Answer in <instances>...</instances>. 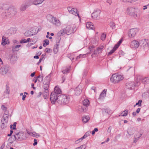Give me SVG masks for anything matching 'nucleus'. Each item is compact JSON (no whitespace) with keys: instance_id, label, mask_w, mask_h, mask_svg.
Returning <instances> with one entry per match:
<instances>
[{"instance_id":"obj_3","label":"nucleus","mask_w":149,"mask_h":149,"mask_svg":"<svg viewBox=\"0 0 149 149\" xmlns=\"http://www.w3.org/2000/svg\"><path fill=\"white\" fill-rule=\"evenodd\" d=\"M70 100V97L68 95H61L58 97L57 103L60 104H66L69 102Z\"/></svg>"},{"instance_id":"obj_63","label":"nucleus","mask_w":149,"mask_h":149,"mask_svg":"<svg viewBox=\"0 0 149 149\" xmlns=\"http://www.w3.org/2000/svg\"><path fill=\"white\" fill-rule=\"evenodd\" d=\"M26 97V96L25 95H23L22 100H25V97Z\"/></svg>"},{"instance_id":"obj_58","label":"nucleus","mask_w":149,"mask_h":149,"mask_svg":"<svg viewBox=\"0 0 149 149\" xmlns=\"http://www.w3.org/2000/svg\"><path fill=\"white\" fill-rule=\"evenodd\" d=\"M4 6V4L3 3H0V9H3V7Z\"/></svg>"},{"instance_id":"obj_21","label":"nucleus","mask_w":149,"mask_h":149,"mask_svg":"<svg viewBox=\"0 0 149 149\" xmlns=\"http://www.w3.org/2000/svg\"><path fill=\"white\" fill-rule=\"evenodd\" d=\"M86 26L88 29H90L93 30L94 29V26L92 23L88 22L86 23Z\"/></svg>"},{"instance_id":"obj_47","label":"nucleus","mask_w":149,"mask_h":149,"mask_svg":"<svg viewBox=\"0 0 149 149\" xmlns=\"http://www.w3.org/2000/svg\"><path fill=\"white\" fill-rule=\"evenodd\" d=\"M1 109L3 111H4L5 112H6L7 111V108L6 107H5V106L3 105H2L1 106Z\"/></svg>"},{"instance_id":"obj_41","label":"nucleus","mask_w":149,"mask_h":149,"mask_svg":"<svg viewBox=\"0 0 149 149\" xmlns=\"http://www.w3.org/2000/svg\"><path fill=\"white\" fill-rule=\"evenodd\" d=\"M142 100H139L138 102H137L136 104L134 105V107H135L136 106V105H138V107H140L141 105V103L142 102Z\"/></svg>"},{"instance_id":"obj_30","label":"nucleus","mask_w":149,"mask_h":149,"mask_svg":"<svg viewBox=\"0 0 149 149\" xmlns=\"http://www.w3.org/2000/svg\"><path fill=\"white\" fill-rule=\"evenodd\" d=\"M49 90H45L42 93L43 97L45 99H46L49 94Z\"/></svg>"},{"instance_id":"obj_24","label":"nucleus","mask_w":149,"mask_h":149,"mask_svg":"<svg viewBox=\"0 0 149 149\" xmlns=\"http://www.w3.org/2000/svg\"><path fill=\"white\" fill-rule=\"evenodd\" d=\"M142 134H139L138 133L136 134L134 136V139L133 141L134 143H136L137 141L139 139L140 137L141 136Z\"/></svg>"},{"instance_id":"obj_27","label":"nucleus","mask_w":149,"mask_h":149,"mask_svg":"<svg viewBox=\"0 0 149 149\" xmlns=\"http://www.w3.org/2000/svg\"><path fill=\"white\" fill-rule=\"evenodd\" d=\"M89 118H90L88 116H85L82 117V121L84 123H86L88 122Z\"/></svg>"},{"instance_id":"obj_49","label":"nucleus","mask_w":149,"mask_h":149,"mask_svg":"<svg viewBox=\"0 0 149 149\" xmlns=\"http://www.w3.org/2000/svg\"><path fill=\"white\" fill-rule=\"evenodd\" d=\"M86 54H80L79 56L77 57V58H83V56H86Z\"/></svg>"},{"instance_id":"obj_59","label":"nucleus","mask_w":149,"mask_h":149,"mask_svg":"<svg viewBox=\"0 0 149 149\" xmlns=\"http://www.w3.org/2000/svg\"><path fill=\"white\" fill-rule=\"evenodd\" d=\"M90 132H87L85 134V135L87 137L89 136L90 135Z\"/></svg>"},{"instance_id":"obj_57","label":"nucleus","mask_w":149,"mask_h":149,"mask_svg":"<svg viewBox=\"0 0 149 149\" xmlns=\"http://www.w3.org/2000/svg\"><path fill=\"white\" fill-rule=\"evenodd\" d=\"M111 127H109L108 128V130H107V132H108L110 133L111 132Z\"/></svg>"},{"instance_id":"obj_51","label":"nucleus","mask_w":149,"mask_h":149,"mask_svg":"<svg viewBox=\"0 0 149 149\" xmlns=\"http://www.w3.org/2000/svg\"><path fill=\"white\" fill-rule=\"evenodd\" d=\"M20 43H26V40L25 39H23L20 40Z\"/></svg>"},{"instance_id":"obj_15","label":"nucleus","mask_w":149,"mask_h":149,"mask_svg":"<svg viewBox=\"0 0 149 149\" xmlns=\"http://www.w3.org/2000/svg\"><path fill=\"white\" fill-rule=\"evenodd\" d=\"M137 81L136 85H139L140 84V81H141L143 83H146V77L143 78V77H137Z\"/></svg>"},{"instance_id":"obj_42","label":"nucleus","mask_w":149,"mask_h":149,"mask_svg":"<svg viewBox=\"0 0 149 149\" xmlns=\"http://www.w3.org/2000/svg\"><path fill=\"white\" fill-rule=\"evenodd\" d=\"M94 46H90L89 47L88 49L90 50V52L91 53L93 52L95 50Z\"/></svg>"},{"instance_id":"obj_55","label":"nucleus","mask_w":149,"mask_h":149,"mask_svg":"<svg viewBox=\"0 0 149 149\" xmlns=\"http://www.w3.org/2000/svg\"><path fill=\"white\" fill-rule=\"evenodd\" d=\"M51 50V49H50L49 48H47L45 49V51L46 52H49V51Z\"/></svg>"},{"instance_id":"obj_53","label":"nucleus","mask_w":149,"mask_h":149,"mask_svg":"<svg viewBox=\"0 0 149 149\" xmlns=\"http://www.w3.org/2000/svg\"><path fill=\"white\" fill-rule=\"evenodd\" d=\"M83 140V139H81V137L80 138V139H79L78 140H76V143H77L79 142H81V141Z\"/></svg>"},{"instance_id":"obj_8","label":"nucleus","mask_w":149,"mask_h":149,"mask_svg":"<svg viewBox=\"0 0 149 149\" xmlns=\"http://www.w3.org/2000/svg\"><path fill=\"white\" fill-rule=\"evenodd\" d=\"M59 95L55 94L54 93L52 92L51 93L50 97V99L51 103L53 104H54L55 102H57L58 97Z\"/></svg>"},{"instance_id":"obj_33","label":"nucleus","mask_w":149,"mask_h":149,"mask_svg":"<svg viewBox=\"0 0 149 149\" xmlns=\"http://www.w3.org/2000/svg\"><path fill=\"white\" fill-rule=\"evenodd\" d=\"M128 110H125L123 111L119 115V116H126L128 114Z\"/></svg>"},{"instance_id":"obj_61","label":"nucleus","mask_w":149,"mask_h":149,"mask_svg":"<svg viewBox=\"0 0 149 149\" xmlns=\"http://www.w3.org/2000/svg\"><path fill=\"white\" fill-rule=\"evenodd\" d=\"M43 58V57L42 58H40V59H39V61L37 63V64L38 65H39V64H40V62H41L42 60V58Z\"/></svg>"},{"instance_id":"obj_60","label":"nucleus","mask_w":149,"mask_h":149,"mask_svg":"<svg viewBox=\"0 0 149 149\" xmlns=\"http://www.w3.org/2000/svg\"><path fill=\"white\" fill-rule=\"evenodd\" d=\"M20 46H21V45H17L15 46V47H14L13 48H14V49H15L17 48H18Z\"/></svg>"},{"instance_id":"obj_6","label":"nucleus","mask_w":149,"mask_h":149,"mask_svg":"<svg viewBox=\"0 0 149 149\" xmlns=\"http://www.w3.org/2000/svg\"><path fill=\"white\" fill-rule=\"evenodd\" d=\"M51 18L49 22L55 26L59 27L61 25V22L58 18L51 16Z\"/></svg>"},{"instance_id":"obj_35","label":"nucleus","mask_w":149,"mask_h":149,"mask_svg":"<svg viewBox=\"0 0 149 149\" xmlns=\"http://www.w3.org/2000/svg\"><path fill=\"white\" fill-rule=\"evenodd\" d=\"M49 84L46 83L45 82H44L43 84V87L45 90H49Z\"/></svg>"},{"instance_id":"obj_26","label":"nucleus","mask_w":149,"mask_h":149,"mask_svg":"<svg viewBox=\"0 0 149 149\" xmlns=\"http://www.w3.org/2000/svg\"><path fill=\"white\" fill-rule=\"evenodd\" d=\"M51 75L50 74H49L45 77L44 80V82H45L46 83H48V84H49L50 81L51 80Z\"/></svg>"},{"instance_id":"obj_4","label":"nucleus","mask_w":149,"mask_h":149,"mask_svg":"<svg viewBox=\"0 0 149 149\" xmlns=\"http://www.w3.org/2000/svg\"><path fill=\"white\" fill-rule=\"evenodd\" d=\"M123 79V75L116 73L111 76L110 80L113 83L116 84L122 80Z\"/></svg>"},{"instance_id":"obj_40","label":"nucleus","mask_w":149,"mask_h":149,"mask_svg":"<svg viewBox=\"0 0 149 149\" xmlns=\"http://www.w3.org/2000/svg\"><path fill=\"white\" fill-rule=\"evenodd\" d=\"M99 48H98L97 49L94 50V51H93L94 52L93 54L91 55V56L92 58L94 57V55H97V54H98V51L99 50Z\"/></svg>"},{"instance_id":"obj_44","label":"nucleus","mask_w":149,"mask_h":149,"mask_svg":"<svg viewBox=\"0 0 149 149\" xmlns=\"http://www.w3.org/2000/svg\"><path fill=\"white\" fill-rule=\"evenodd\" d=\"M106 34H105L104 33H103L102 35L101 39L102 40H104L105 39V38L106 37Z\"/></svg>"},{"instance_id":"obj_5","label":"nucleus","mask_w":149,"mask_h":149,"mask_svg":"<svg viewBox=\"0 0 149 149\" xmlns=\"http://www.w3.org/2000/svg\"><path fill=\"white\" fill-rule=\"evenodd\" d=\"M8 121V116L6 114H4L1 121V127L2 129H4L7 126Z\"/></svg>"},{"instance_id":"obj_10","label":"nucleus","mask_w":149,"mask_h":149,"mask_svg":"<svg viewBox=\"0 0 149 149\" xmlns=\"http://www.w3.org/2000/svg\"><path fill=\"white\" fill-rule=\"evenodd\" d=\"M138 31V29L137 28L130 29L128 33L129 37L130 38L134 37L136 35Z\"/></svg>"},{"instance_id":"obj_16","label":"nucleus","mask_w":149,"mask_h":149,"mask_svg":"<svg viewBox=\"0 0 149 149\" xmlns=\"http://www.w3.org/2000/svg\"><path fill=\"white\" fill-rule=\"evenodd\" d=\"M82 91V88L81 86L78 85L74 90L75 94L77 95H79L81 93Z\"/></svg>"},{"instance_id":"obj_25","label":"nucleus","mask_w":149,"mask_h":149,"mask_svg":"<svg viewBox=\"0 0 149 149\" xmlns=\"http://www.w3.org/2000/svg\"><path fill=\"white\" fill-rule=\"evenodd\" d=\"M35 34L33 33V32L30 30H28L26 31L24 33V35L26 37L30 36H33Z\"/></svg>"},{"instance_id":"obj_29","label":"nucleus","mask_w":149,"mask_h":149,"mask_svg":"<svg viewBox=\"0 0 149 149\" xmlns=\"http://www.w3.org/2000/svg\"><path fill=\"white\" fill-rule=\"evenodd\" d=\"M65 33V32L64 30L63 29L61 30L60 31H59L57 33V37H60L63 35Z\"/></svg>"},{"instance_id":"obj_22","label":"nucleus","mask_w":149,"mask_h":149,"mask_svg":"<svg viewBox=\"0 0 149 149\" xmlns=\"http://www.w3.org/2000/svg\"><path fill=\"white\" fill-rule=\"evenodd\" d=\"M18 59L17 57L15 55H12L10 58V61L12 63H14Z\"/></svg>"},{"instance_id":"obj_1","label":"nucleus","mask_w":149,"mask_h":149,"mask_svg":"<svg viewBox=\"0 0 149 149\" xmlns=\"http://www.w3.org/2000/svg\"><path fill=\"white\" fill-rule=\"evenodd\" d=\"M141 43L144 48H148L149 46V42H147L146 39H145L141 40L140 43L136 40L132 41L130 43V47L132 48H137L139 46L140 44Z\"/></svg>"},{"instance_id":"obj_14","label":"nucleus","mask_w":149,"mask_h":149,"mask_svg":"<svg viewBox=\"0 0 149 149\" xmlns=\"http://www.w3.org/2000/svg\"><path fill=\"white\" fill-rule=\"evenodd\" d=\"M68 10L69 12L71 14H72L75 16H78L79 17V14L77 13V9L75 8H72L70 7L68 8Z\"/></svg>"},{"instance_id":"obj_48","label":"nucleus","mask_w":149,"mask_h":149,"mask_svg":"<svg viewBox=\"0 0 149 149\" xmlns=\"http://www.w3.org/2000/svg\"><path fill=\"white\" fill-rule=\"evenodd\" d=\"M69 70L68 69H66L65 70H64L62 71L63 73L64 74H66L69 72Z\"/></svg>"},{"instance_id":"obj_13","label":"nucleus","mask_w":149,"mask_h":149,"mask_svg":"<svg viewBox=\"0 0 149 149\" xmlns=\"http://www.w3.org/2000/svg\"><path fill=\"white\" fill-rule=\"evenodd\" d=\"M136 85L133 81H129L126 84V86L127 88L129 89H133Z\"/></svg>"},{"instance_id":"obj_43","label":"nucleus","mask_w":149,"mask_h":149,"mask_svg":"<svg viewBox=\"0 0 149 149\" xmlns=\"http://www.w3.org/2000/svg\"><path fill=\"white\" fill-rule=\"evenodd\" d=\"M122 41V39H121L118 42V43L116 44L115 46L116 47V48H118L120 45Z\"/></svg>"},{"instance_id":"obj_9","label":"nucleus","mask_w":149,"mask_h":149,"mask_svg":"<svg viewBox=\"0 0 149 149\" xmlns=\"http://www.w3.org/2000/svg\"><path fill=\"white\" fill-rule=\"evenodd\" d=\"M100 13L101 11L99 9L95 10L92 14L91 16L95 19H98L100 18Z\"/></svg>"},{"instance_id":"obj_31","label":"nucleus","mask_w":149,"mask_h":149,"mask_svg":"<svg viewBox=\"0 0 149 149\" xmlns=\"http://www.w3.org/2000/svg\"><path fill=\"white\" fill-rule=\"evenodd\" d=\"M44 0H34L33 1V4L35 5L41 4L44 1Z\"/></svg>"},{"instance_id":"obj_7","label":"nucleus","mask_w":149,"mask_h":149,"mask_svg":"<svg viewBox=\"0 0 149 149\" xmlns=\"http://www.w3.org/2000/svg\"><path fill=\"white\" fill-rule=\"evenodd\" d=\"M14 137L16 140L19 141L22 140L25 137L24 134L21 132L16 133L14 135Z\"/></svg>"},{"instance_id":"obj_64","label":"nucleus","mask_w":149,"mask_h":149,"mask_svg":"<svg viewBox=\"0 0 149 149\" xmlns=\"http://www.w3.org/2000/svg\"><path fill=\"white\" fill-rule=\"evenodd\" d=\"M146 83H149V77H146Z\"/></svg>"},{"instance_id":"obj_11","label":"nucleus","mask_w":149,"mask_h":149,"mask_svg":"<svg viewBox=\"0 0 149 149\" xmlns=\"http://www.w3.org/2000/svg\"><path fill=\"white\" fill-rule=\"evenodd\" d=\"M9 66L8 65H3L1 68V74L2 75L6 74L9 70Z\"/></svg>"},{"instance_id":"obj_32","label":"nucleus","mask_w":149,"mask_h":149,"mask_svg":"<svg viewBox=\"0 0 149 149\" xmlns=\"http://www.w3.org/2000/svg\"><path fill=\"white\" fill-rule=\"evenodd\" d=\"M83 104L84 106L86 107H87L89 105V101L87 99H85L83 101Z\"/></svg>"},{"instance_id":"obj_18","label":"nucleus","mask_w":149,"mask_h":149,"mask_svg":"<svg viewBox=\"0 0 149 149\" xmlns=\"http://www.w3.org/2000/svg\"><path fill=\"white\" fill-rule=\"evenodd\" d=\"M66 33H71L73 31V28L71 26L68 25L65 29H64Z\"/></svg>"},{"instance_id":"obj_19","label":"nucleus","mask_w":149,"mask_h":149,"mask_svg":"<svg viewBox=\"0 0 149 149\" xmlns=\"http://www.w3.org/2000/svg\"><path fill=\"white\" fill-rule=\"evenodd\" d=\"M52 92L54 93L55 94L59 95L61 93V91L60 88L57 86H56L54 88V90Z\"/></svg>"},{"instance_id":"obj_39","label":"nucleus","mask_w":149,"mask_h":149,"mask_svg":"<svg viewBox=\"0 0 149 149\" xmlns=\"http://www.w3.org/2000/svg\"><path fill=\"white\" fill-rule=\"evenodd\" d=\"M44 43L43 44V46L45 47L47 45H48L49 44V41L48 39H45L44 40Z\"/></svg>"},{"instance_id":"obj_17","label":"nucleus","mask_w":149,"mask_h":149,"mask_svg":"<svg viewBox=\"0 0 149 149\" xmlns=\"http://www.w3.org/2000/svg\"><path fill=\"white\" fill-rule=\"evenodd\" d=\"M9 39L6 38V37L3 36L2 38L1 42V45H6L9 44Z\"/></svg>"},{"instance_id":"obj_62","label":"nucleus","mask_w":149,"mask_h":149,"mask_svg":"<svg viewBox=\"0 0 149 149\" xmlns=\"http://www.w3.org/2000/svg\"><path fill=\"white\" fill-rule=\"evenodd\" d=\"M84 146H85V145H82L81 146H80V147H78L79 148V149H82V148H83Z\"/></svg>"},{"instance_id":"obj_50","label":"nucleus","mask_w":149,"mask_h":149,"mask_svg":"<svg viewBox=\"0 0 149 149\" xmlns=\"http://www.w3.org/2000/svg\"><path fill=\"white\" fill-rule=\"evenodd\" d=\"M16 124H17L16 122H14V123L13 124V130H15L16 129Z\"/></svg>"},{"instance_id":"obj_37","label":"nucleus","mask_w":149,"mask_h":149,"mask_svg":"<svg viewBox=\"0 0 149 149\" xmlns=\"http://www.w3.org/2000/svg\"><path fill=\"white\" fill-rule=\"evenodd\" d=\"M6 90L5 91V93L6 94H9L10 93V87L7 85L6 84Z\"/></svg>"},{"instance_id":"obj_54","label":"nucleus","mask_w":149,"mask_h":149,"mask_svg":"<svg viewBox=\"0 0 149 149\" xmlns=\"http://www.w3.org/2000/svg\"><path fill=\"white\" fill-rule=\"evenodd\" d=\"M37 79L41 78V81H42L43 78V77L42 76L39 75L37 77Z\"/></svg>"},{"instance_id":"obj_36","label":"nucleus","mask_w":149,"mask_h":149,"mask_svg":"<svg viewBox=\"0 0 149 149\" xmlns=\"http://www.w3.org/2000/svg\"><path fill=\"white\" fill-rule=\"evenodd\" d=\"M78 110L79 113H82L85 111L86 108H84L81 106H79L78 107Z\"/></svg>"},{"instance_id":"obj_23","label":"nucleus","mask_w":149,"mask_h":149,"mask_svg":"<svg viewBox=\"0 0 149 149\" xmlns=\"http://www.w3.org/2000/svg\"><path fill=\"white\" fill-rule=\"evenodd\" d=\"M135 129L134 128L130 127L129 128L127 131V133L129 135H131L134 133Z\"/></svg>"},{"instance_id":"obj_12","label":"nucleus","mask_w":149,"mask_h":149,"mask_svg":"<svg viewBox=\"0 0 149 149\" xmlns=\"http://www.w3.org/2000/svg\"><path fill=\"white\" fill-rule=\"evenodd\" d=\"M8 14L11 16L14 15L17 13L16 9L13 7L9 8L7 10Z\"/></svg>"},{"instance_id":"obj_34","label":"nucleus","mask_w":149,"mask_h":149,"mask_svg":"<svg viewBox=\"0 0 149 149\" xmlns=\"http://www.w3.org/2000/svg\"><path fill=\"white\" fill-rule=\"evenodd\" d=\"M27 8V5L26 4H22L21 5L20 9L21 11H24Z\"/></svg>"},{"instance_id":"obj_56","label":"nucleus","mask_w":149,"mask_h":149,"mask_svg":"<svg viewBox=\"0 0 149 149\" xmlns=\"http://www.w3.org/2000/svg\"><path fill=\"white\" fill-rule=\"evenodd\" d=\"M141 108H138L136 111V112L137 113H139L140 111Z\"/></svg>"},{"instance_id":"obj_20","label":"nucleus","mask_w":149,"mask_h":149,"mask_svg":"<svg viewBox=\"0 0 149 149\" xmlns=\"http://www.w3.org/2000/svg\"><path fill=\"white\" fill-rule=\"evenodd\" d=\"M60 40H59L58 42L56 43V45H54V49L53 51L55 54H56L58 51L59 48V45Z\"/></svg>"},{"instance_id":"obj_38","label":"nucleus","mask_w":149,"mask_h":149,"mask_svg":"<svg viewBox=\"0 0 149 149\" xmlns=\"http://www.w3.org/2000/svg\"><path fill=\"white\" fill-rule=\"evenodd\" d=\"M118 48H116V47L114 46L113 49L111 50L109 52L108 55H110L111 54L114 52Z\"/></svg>"},{"instance_id":"obj_2","label":"nucleus","mask_w":149,"mask_h":149,"mask_svg":"<svg viewBox=\"0 0 149 149\" xmlns=\"http://www.w3.org/2000/svg\"><path fill=\"white\" fill-rule=\"evenodd\" d=\"M140 12V11L139 9L130 7H128L127 9V12L128 15L138 19L140 17V14L139 13Z\"/></svg>"},{"instance_id":"obj_28","label":"nucleus","mask_w":149,"mask_h":149,"mask_svg":"<svg viewBox=\"0 0 149 149\" xmlns=\"http://www.w3.org/2000/svg\"><path fill=\"white\" fill-rule=\"evenodd\" d=\"M106 90L104 89L102 92L100 94L99 99H101L105 97L106 95Z\"/></svg>"},{"instance_id":"obj_45","label":"nucleus","mask_w":149,"mask_h":149,"mask_svg":"<svg viewBox=\"0 0 149 149\" xmlns=\"http://www.w3.org/2000/svg\"><path fill=\"white\" fill-rule=\"evenodd\" d=\"M33 136L36 138H38L40 136V135L35 132H33L32 133Z\"/></svg>"},{"instance_id":"obj_52","label":"nucleus","mask_w":149,"mask_h":149,"mask_svg":"<svg viewBox=\"0 0 149 149\" xmlns=\"http://www.w3.org/2000/svg\"><path fill=\"white\" fill-rule=\"evenodd\" d=\"M34 143L33 145L34 146L36 145L37 144V140L36 139H34Z\"/></svg>"},{"instance_id":"obj_46","label":"nucleus","mask_w":149,"mask_h":149,"mask_svg":"<svg viewBox=\"0 0 149 149\" xmlns=\"http://www.w3.org/2000/svg\"><path fill=\"white\" fill-rule=\"evenodd\" d=\"M137 0H122V1L124 2H135Z\"/></svg>"}]
</instances>
